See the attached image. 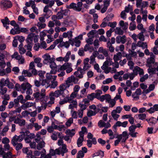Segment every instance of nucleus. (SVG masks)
<instances>
[{
	"label": "nucleus",
	"mask_w": 158,
	"mask_h": 158,
	"mask_svg": "<svg viewBox=\"0 0 158 158\" xmlns=\"http://www.w3.org/2000/svg\"><path fill=\"white\" fill-rule=\"evenodd\" d=\"M34 97L36 99L43 101L44 99L47 100L49 98L48 96H46L45 90L44 89H41L40 92L37 91L33 94ZM45 102L47 101V100H44Z\"/></svg>",
	"instance_id": "1"
},
{
	"label": "nucleus",
	"mask_w": 158,
	"mask_h": 158,
	"mask_svg": "<svg viewBox=\"0 0 158 158\" xmlns=\"http://www.w3.org/2000/svg\"><path fill=\"white\" fill-rule=\"evenodd\" d=\"M20 134L19 136L16 135H15L12 138L11 143L14 146H15L18 142H21L24 139L22 132H20Z\"/></svg>",
	"instance_id": "2"
},
{
	"label": "nucleus",
	"mask_w": 158,
	"mask_h": 158,
	"mask_svg": "<svg viewBox=\"0 0 158 158\" xmlns=\"http://www.w3.org/2000/svg\"><path fill=\"white\" fill-rule=\"evenodd\" d=\"M93 135L91 133H89L88 134L87 137L88 139H88L87 140V145L89 148H91L92 146V144H96L97 143L96 139L95 138H93Z\"/></svg>",
	"instance_id": "3"
},
{
	"label": "nucleus",
	"mask_w": 158,
	"mask_h": 158,
	"mask_svg": "<svg viewBox=\"0 0 158 158\" xmlns=\"http://www.w3.org/2000/svg\"><path fill=\"white\" fill-rule=\"evenodd\" d=\"M12 6L11 2L8 0L2 1L0 3V6L3 10L11 8Z\"/></svg>",
	"instance_id": "4"
},
{
	"label": "nucleus",
	"mask_w": 158,
	"mask_h": 158,
	"mask_svg": "<svg viewBox=\"0 0 158 158\" xmlns=\"http://www.w3.org/2000/svg\"><path fill=\"white\" fill-rule=\"evenodd\" d=\"M147 66L149 68L156 67L158 65V63L155 62V59L152 57H150L147 59Z\"/></svg>",
	"instance_id": "5"
},
{
	"label": "nucleus",
	"mask_w": 158,
	"mask_h": 158,
	"mask_svg": "<svg viewBox=\"0 0 158 158\" xmlns=\"http://www.w3.org/2000/svg\"><path fill=\"white\" fill-rule=\"evenodd\" d=\"M44 58L43 63L45 64H49L52 60H55V58L51 57V56L48 54H46L43 55L42 56Z\"/></svg>",
	"instance_id": "6"
},
{
	"label": "nucleus",
	"mask_w": 158,
	"mask_h": 158,
	"mask_svg": "<svg viewBox=\"0 0 158 158\" xmlns=\"http://www.w3.org/2000/svg\"><path fill=\"white\" fill-rule=\"evenodd\" d=\"M79 79L77 77H76L73 75L71 76L70 77H68L66 80V81L69 85H72L71 84V83H73L74 84L78 83Z\"/></svg>",
	"instance_id": "7"
},
{
	"label": "nucleus",
	"mask_w": 158,
	"mask_h": 158,
	"mask_svg": "<svg viewBox=\"0 0 158 158\" xmlns=\"http://www.w3.org/2000/svg\"><path fill=\"white\" fill-rule=\"evenodd\" d=\"M118 136L120 139H122V142L123 143H125L127 139L129 138V135L126 131H123L122 134Z\"/></svg>",
	"instance_id": "8"
},
{
	"label": "nucleus",
	"mask_w": 158,
	"mask_h": 158,
	"mask_svg": "<svg viewBox=\"0 0 158 158\" xmlns=\"http://www.w3.org/2000/svg\"><path fill=\"white\" fill-rule=\"evenodd\" d=\"M84 73L81 68H79L77 71L75 72L73 74L79 78H81L83 77Z\"/></svg>",
	"instance_id": "9"
},
{
	"label": "nucleus",
	"mask_w": 158,
	"mask_h": 158,
	"mask_svg": "<svg viewBox=\"0 0 158 158\" xmlns=\"http://www.w3.org/2000/svg\"><path fill=\"white\" fill-rule=\"evenodd\" d=\"M14 123L18 124L20 126H23L25 124V121L24 119H21L19 117L15 118Z\"/></svg>",
	"instance_id": "10"
},
{
	"label": "nucleus",
	"mask_w": 158,
	"mask_h": 158,
	"mask_svg": "<svg viewBox=\"0 0 158 158\" xmlns=\"http://www.w3.org/2000/svg\"><path fill=\"white\" fill-rule=\"evenodd\" d=\"M23 137H27L30 139H32L35 137V135L33 133H30V132L28 130H26L25 132H22Z\"/></svg>",
	"instance_id": "11"
},
{
	"label": "nucleus",
	"mask_w": 158,
	"mask_h": 158,
	"mask_svg": "<svg viewBox=\"0 0 158 158\" xmlns=\"http://www.w3.org/2000/svg\"><path fill=\"white\" fill-rule=\"evenodd\" d=\"M70 85H69L66 80L65 83L62 84L60 85V91H62L63 93H64V91L66 89L69 88Z\"/></svg>",
	"instance_id": "12"
},
{
	"label": "nucleus",
	"mask_w": 158,
	"mask_h": 158,
	"mask_svg": "<svg viewBox=\"0 0 158 158\" xmlns=\"http://www.w3.org/2000/svg\"><path fill=\"white\" fill-rule=\"evenodd\" d=\"M14 28L12 29L10 31V33L13 35L19 34L20 33V29L18 24L14 27Z\"/></svg>",
	"instance_id": "13"
},
{
	"label": "nucleus",
	"mask_w": 158,
	"mask_h": 158,
	"mask_svg": "<svg viewBox=\"0 0 158 158\" xmlns=\"http://www.w3.org/2000/svg\"><path fill=\"white\" fill-rule=\"evenodd\" d=\"M126 41V36L125 35L121 36H118L116 38V42L117 43L119 44L121 43L123 44H124Z\"/></svg>",
	"instance_id": "14"
},
{
	"label": "nucleus",
	"mask_w": 158,
	"mask_h": 158,
	"mask_svg": "<svg viewBox=\"0 0 158 158\" xmlns=\"http://www.w3.org/2000/svg\"><path fill=\"white\" fill-rule=\"evenodd\" d=\"M69 42L72 45H73L74 43V45L77 47H79L80 45L81 41L77 40V37H76L73 41L71 39H69Z\"/></svg>",
	"instance_id": "15"
},
{
	"label": "nucleus",
	"mask_w": 158,
	"mask_h": 158,
	"mask_svg": "<svg viewBox=\"0 0 158 158\" xmlns=\"http://www.w3.org/2000/svg\"><path fill=\"white\" fill-rule=\"evenodd\" d=\"M146 120L150 126L155 125L157 123L156 118L153 117H151L149 119H146Z\"/></svg>",
	"instance_id": "16"
},
{
	"label": "nucleus",
	"mask_w": 158,
	"mask_h": 158,
	"mask_svg": "<svg viewBox=\"0 0 158 158\" xmlns=\"http://www.w3.org/2000/svg\"><path fill=\"white\" fill-rule=\"evenodd\" d=\"M68 63H64L61 66L58 65L57 66V71L58 72H60L61 71H64L68 68Z\"/></svg>",
	"instance_id": "17"
},
{
	"label": "nucleus",
	"mask_w": 158,
	"mask_h": 158,
	"mask_svg": "<svg viewBox=\"0 0 158 158\" xmlns=\"http://www.w3.org/2000/svg\"><path fill=\"white\" fill-rule=\"evenodd\" d=\"M40 81H41V85L43 86H44V87L46 88H47L49 87L50 81H48V80L46 79H44V78L42 80H40Z\"/></svg>",
	"instance_id": "18"
},
{
	"label": "nucleus",
	"mask_w": 158,
	"mask_h": 158,
	"mask_svg": "<svg viewBox=\"0 0 158 158\" xmlns=\"http://www.w3.org/2000/svg\"><path fill=\"white\" fill-rule=\"evenodd\" d=\"M21 106L22 109L23 110H26L27 108L30 107L33 105V104L32 102H27L26 103H23Z\"/></svg>",
	"instance_id": "19"
},
{
	"label": "nucleus",
	"mask_w": 158,
	"mask_h": 158,
	"mask_svg": "<svg viewBox=\"0 0 158 158\" xmlns=\"http://www.w3.org/2000/svg\"><path fill=\"white\" fill-rule=\"evenodd\" d=\"M51 95H54L55 97L57 98L59 97L60 95H62L64 96V93H63L62 91H60V90L55 91L54 92H51Z\"/></svg>",
	"instance_id": "20"
},
{
	"label": "nucleus",
	"mask_w": 158,
	"mask_h": 158,
	"mask_svg": "<svg viewBox=\"0 0 158 158\" xmlns=\"http://www.w3.org/2000/svg\"><path fill=\"white\" fill-rule=\"evenodd\" d=\"M141 94V90L140 88L136 89L135 92L132 95V97L134 98L139 99V95Z\"/></svg>",
	"instance_id": "21"
},
{
	"label": "nucleus",
	"mask_w": 158,
	"mask_h": 158,
	"mask_svg": "<svg viewBox=\"0 0 158 158\" xmlns=\"http://www.w3.org/2000/svg\"><path fill=\"white\" fill-rule=\"evenodd\" d=\"M122 56V53L120 52H118L114 56L113 59L114 62H117L120 60Z\"/></svg>",
	"instance_id": "22"
},
{
	"label": "nucleus",
	"mask_w": 158,
	"mask_h": 158,
	"mask_svg": "<svg viewBox=\"0 0 158 158\" xmlns=\"http://www.w3.org/2000/svg\"><path fill=\"white\" fill-rule=\"evenodd\" d=\"M100 111V109L99 108H98L97 110L94 111L90 110L87 112V116L88 117H90L92 116L95 115L97 113L99 112Z\"/></svg>",
	"instance_id": "23"
},
{
	"label": "nucleus",
	"mask_w": 158,
	"mask_h": 158,
	"mask_svg": "<svg viewBox=\"0 0 158 158\" xmlns=\"http://www.w3.org/2000/svg\"><path fill=\"white\" fill-rule=\"evenodd\" d=\"M98 52L102 53L105 57L108 56V51L106 49H104L102 47H100L99 48Z\"/></svg>",
	"instance_id": "24"
},
{
	"label": "nucleus",
	"mask_w": 158,
	"mask_h": 158,
	"mask_svg": "<svg viewBox=\"0 0 158 158\" xmlns=\"http://www.w3.org/2000/svg\"><path fill=\"white\" fill-rule=\"evenodd\" d=\"M146 31L145 29H143L141 32L139 33L138 35V39L141 41H144L145 40L144 36L143 33Z\"/></svg>",
	"instance_id": "25"
},
{
	"label": "nucleus",
	"mask_w": 158,
	"mask_h": 158,
	"mask_svg": "<svg viewBox=\"0 0 158 158\" xmlns=\"http://www.w3.org/2000/svg\"><path fill=\"white\" fill-rule=\"evenodd\" d=\"M30 85H31L28 83H23L22 84L21 91L22 93H24L25 91L26 90Z\"/></svg>",
	"instance_id": "26"
},
{
	"label": "nucleus",
	"mask_w": 158,
	"mask_h": 158,
	"mask_svg": "<svg viewBox=\"0 0 158 158\" xmlns=\"http://www.w3.org/2000/svg\"><path fill=\"white\" fill-rule=\"evenodd\" d=\"M9 80L8 78H7L6 80L4 78H2L0 81V86H6L8 83L9 82Z\"/></svg>",
	"instance_id": "27"
},
{
	"label": "nucleus",
	"mask_w": 158,
	"mask_h": 158,
	"mask_svg": "<svg viewBox=\"0 0 158 158\" xmlns=\"http://www.w3.org/2000/svg\"><path fill=\"white\" fill-rule=\"evenodd\" d=\"M106 47L109 48V51L111 52H114V47L112 46V44L111 43L110 40V39H109V40L108 41L107 43Z\"/></svg>",
	"instance_id": "28"
},
{
	"label": "nucleus",
	"mask_w": 158,
	"mask_h": 158,
	"mask_svg": "<svg viewBox=\"0 0 158 158\" xmlns=\"http://www.w3.org/2000/svg\"><path fill=\"white\" fill-rule=\"evenodd\" d=\"M56 76H52L51 73H47L46 75V78L45 79L48 80V81H50V80L52 79L56 80Z\"/></svg>",
	"instance_id": "29"
},
{
	"label": "nucleus",
	"mask_w": 158,
	"mask_h": 158,
	"mask_svg": "<svg viewBox=\"0 0 158 158\" xmlns=\"http://www.w3.org/2000/svg\"><path fill=\"white\" fill-rule=\"evenodd\" d=\"M28 126L30 128L32 127H34L35 128V130L37 131L39 130L42 127L41 126L39 125L37 123H30Z\"/></svg>",
	"instance_id": "30"
},
{
	"label": "nucleus",
	"mask_w": 158,
	"mask_h": 158,
	"mask_svg": "<svg viewBox=\"0 0 158 158\" xmlns=\"http://www.w3.org/2000/svg\"><path fill=\"white\" fill-rule=\"evenodd\" d=\"M65 133L67 135H68L71 137H72L75 134V130L74 129H72V130L67 129L65 132Z\"/></svg>",
	"instance_id": "31"
},
{
	"label": "nucleus",
	"mask_w": 158,
	"mask_h": 158,
	"mask_svg": "<svg viewBox=\"0 0 158 158\" xmlns=\"http://www.w3.org/2000/svg\"><path fill=\"white\" fill-rule=\"evenodd\" d=\"M35 35V34L32 33L28 34L27 36V37L26 40V41L27 43H32L33 41V37L34 35Z\"/></svg>",
	"instance_id": "32"
},
{
	"label": "nucleus",
	"mask_w": 158,
	"mask_h": 158,
	"mask_svg": "<svg viewBox=\"0 0 158 158\" xmlns=\"http://www.w3.org/2000/svg\"><path fill=\"white\" fill-rule=\"evenodd\" d=\"M45 73V72L44 71L40 70L38 72V75L39 77V80H41L44 78V75Z\"/></svg>",
	"instance_id": "33"
},
{
	"label": "nucleus",
	"mask_w": 158,
	"mask_h": 158,
	"mask_svg": "<svg viewBox=\"0 0 158 158\" xmlns=\"http://www.w3.org/2000/svg\"><path fill=\"white\" fill-rule=\"evenodd\" d=\"M111 114L113 119L116 121H117L120 115L117 114L115 110H113L111 112Z\"/></svg>",
	"instance_id": "34"
},
{
	"label": "nucleus",
	"mask_w": 158,
	"mask_h": 158,
	"mask_svg": "<svg viewBox=\"0 0 158 158\" xmlns=\"http://www.w3.org/2000/svg\"><path fill=\"white\" fill-rule=\"evenodd\" d=\"M96 93H92V94L94 95L95 98L99 99L100 95L102 94V91L101 90L98 89L96 90Z\"/></svg>",
	"instance_id": "35"
},
{
	"label": "nucleus",
	"mask_w": 158,
	"mask_h": 158,
	"mask_svg": "<svg viewBox=\"0 0 158 158\" xmlns=\"http://www.w3.org/2000/svg\"><path fill=\"white\" fill-rule=\"evenodd\" d=\"M45 143L42 140L37 144V148L38 150H40L42 148L44 147Z\"/></svg>",
	"instance_id": "36"
},
{
	"label": "nucleus",
	"mask_w": 158,
	"mask_h": 158,
	"mask_svg": "<svg viewBox=\"0 0 158 158\" xmlns=\"http://www.w3.org/2000/svg\"><path fill=\"white\" fill-rule=\"evenodd\" d=\"M156 67L149 68L148 69V73L150 74H155L156 72Z\"/></svg>",
	"instance_id": "37"
},
{
	"label": "nucleus",
	"mask_w": 158,
	"mask_h": 158,
	"mask_svg": "<svg viewBox=\"0 0 158 158\" xmlns=\"http://www.w3.org/2000/svg\"><path fill=\"white\" fill-rule=\"evenodd\" d=\"M58 82L56 81V80H53L51 81V84H50V86L49 87L50 88H55L57 85Z\"/></svg>",
	"instance_id": "38"
},
{
	"label": "nucleus",
	"mask_w": 158,
	"mask_h": 158,
	"mask_svg": "<svg viewBox=\"0 0 158 158\" xmlns=\"http://www.w3.org/2000/svg\"><path fill=\"white\" fill-rule=\"evenodd\" d=\"M77 11H80L81 10L83 3L81 2H78L76 4Z\"/></svg>",
	"instance_id": "39"
},
{
	"label": "nucleus",
	"mask_w": 158,
	"mask_h": 158,
	"mask_svg": "<svg viewBox=\"0 0 158 158\" xmlns=\"http://www.w3.org/2000/svg\"><path fill=\"white\" fill-rule=\"evenodd\" d=\"M60 12H61L63 16H68L70 14V11L68 9H65L64 10H60Z\"/></svg>",
	"instance_id": "40"
},
{
	"label": "nucleus",
	"mask_w": 158,
	"mask_h": 158,
	"mask_svg": "<svg viewBox=\"0 0 158 158\" xmlns=\"http://www.w3.org/2000/svg\"><path fill=\"white\" fill-rule=\"evenodd\" d=\"M7 88L6 87L0 86V93L2 95H4L7 91Z\"/></svg>",
	"instance_id": "41"
},
{
	"label": "nucleus",
	"mask_w": 158,
	"mask_h": 158,
	"mask_svg": "<svg viewBox=\"0 0 158 158\" xmlns=\"http://www.w3.org/2000/svg\"><path fill=\"white\" fill-rule=\"evenodd\" d=\"M22 73L24 75L25 77L27 76L30 77L32 76V74L31 73L27 70H23Z\"/></svg>",
	"instance_id": "42"
},
{
	"label": "nucleus",
	"mask_w": 158,
	"mask_h": 158,
	"mask_svg": "<svg viewBox=\"0 0 158 158\" xmlns=\"http://www.w3.org/2000/svg\"><path fill=\"white\" fill-rule=\"evenodd\" d=\"M1 21L3 23L4 27L5 26L6 24H10V21L7 17H6L4 19H2Z\"/></svg>",
	"instance_id": "43"
},
{
	"label": "nucleus",
	"mask_w": 158,
	"mask_h": 158,
	"mask_svg": "<svg viewBox=\"0 0 158 158\" xmlns=\"http://www.w3.org/2000/svg\"><path fill=\"white\" fill-rule=\"evenodd\" d=\"M55 60H52V61L49 63L50 64V67L51 69H52L53 68H56V69H57V66L56 65V63L55 62Z\"/></svg>",
	"instance_id": "44"
},
{
	"label": "nucleus",
	"mask_w": 158,
	"mask_h": 158,
	"mask_svg": "<svg viewBox=\"0 0 158 158\" xmlns=\"http://www.w3.org/2000/svg\"><path fill=\"white\" fill-rule=\"evenodd\" d=\"M49 7L47 5L46 6L44 9V12L45 13H48L50 15H52V13L51 10L49 9Z\"/></svg>",
	"instance_id": "45"
},
{
	"label": "nucleus",
	"mask_w": 158,
	"mask_h": 158,
	"mask_svg": "<svg viewBox=\"0 0 158 158\" xmlns=\"http://www.w3.org/2000/svg\"><path fill=\"white\" fill-rule=\"evenodd\" d=\"M55 96L54 95H51V92L49 94V98L50 101L48 102V104H53L54 102L55 98L54 97Z\"/></svg>",
	"instance_id": "46"
},
{
	"label": "nucleus",
	"mask_w": 158,
	"mask_h": 158,
	"mask_svg": "<svg viewBox=\"0 0 158 158\" xmlns=\"http://www.w3.org/2000/svg\"><path fill=\"white\" fill-rule=\"evenodd\" d=\"M84 140V138H79L77 141V144L78 147L82 146L83 145L82 142Z\"/></svg>",
	"instance_id": "47"
},
{
	"label": "nucleus",
	"mask_w": 158,
	"mask_h": 158,
	"mask_svg": "<svg viewBox=\"0 0 158 158\" xmlns=\"http://www.w3.org/2000/svg\"><path fill=\"white\" fill-rule=\"evenodd\" d=\"M107 103H109V107L112 108L115 105L116 102L113 99H111L109 101V102H108Z\"/></svg>",
	"instance_id": "48"
},
{
	"label": "nucleus",
	"mask_w": 158,
	"mask_h": 158,
	"mask_svg": "<svg viewBox=\"0 0 158 158\" xmlns=\"http://www.w3.org/2000/svg\"><path fill=\"white\" fill-rule=\"evenodd\" d=\"M76 4L75 3L73 2L71 3L69 6L67 7L68 8L73 9L74 10L77 11Z\"/></svg>",
	"instance_id": "49"
},
{
	"label": "nucleus",
	"mask_w": 158,
	"mask_h": 158,
	"mask_svg": "<svg viewBox=\"0 0 158 158\" xmlns=\"http://www.w3.org/2000/svg\"><path fill=\"white\" fill-rule=\"evenodd\" d=\"M115 33L117 34L122 35L123 34V31L121 28L117 27L116 28Z\"/></svg>",
	"instance_id": "50"
},
{
	"label": "nucleus",
	"mask_w": 158,
	"mask_h": 158,
	"mask_svg": "<svg viewBox=\"0 0 158 158\" xmlns=\"http://www.w3.org/2000/svg\"><path fill=\"white\" fill-rule=\"evenodd\" d=\"M138 118L139 119L143 120L146 119V115L145 114H137Z\"/></svg>",
	"instance_id": "51"
},
{
	"label": "nucleus",
	"mask_w": 158,
	"mask_h": 158,
	"mask_svg": "<svg viewBox=\"0 0 158 158\" xmlns=\"http://www.w3.org/2000/svg\"><path fill=\"white\" fill-rule=\"evenodd\" d=\"M86 89L85 88L81 90L80 94L79 96L80 98H83L85 96L86 93Z\"/></svg>",
	"instance_id": "52"
},
{
	"label": "nucleus",
	"mask_w": 158,
	"mask_h": 158,
	"mask_svg": "<svg viewBox=\"0 0 158 158\" xmlns=\"http://www.w3.org/2000/svg\"><path fill=\"white\" fill-rule=\"evenodd\" d=\"M37 26L38 27L39 29H41L44 28L46 26V24L44 23L38 22Z\"/></svg>",
	"instance_id": "53"
},
{
	"label": "nucleus",
	"mask_w": 158,
	"mask_h": 158,
	"mask_svg": "<svg viewBox=\"0 0 158 158\" xmlns=\"http://www.w3.org/2000/svg\"><path fill=\"white\" fill-rule=\"evenodd\" d=\"M136 70H137V71H138V73H139L140 77L143 75L144 72L143 69H141L139 67L137 66V68H136Z\"/></svg>",
	"instance_id": "54"
},
{
	"label": "nucleus",
	"mask_w": 158,
	"mask_h": 158,
	"mask_svg": "<svg viewBox=\"0 0 158 158\" xmlns=\"http://www.w3.org/2000/svg\"><path fill=\"white\" fill-rule=\"evenodd\" d=\"M71 55V52L70 51H68L66 54L65 56L63 57L64 61L66 62H67L69 59V56Z\"/></svg>",
	"instance_id": "55"
},
{
	"label": "nucleus",
	"mask_w": 158,
	"mask_h": 158,
	"mask_svg": "<svg viewBox=\"0 0 158 158\" xmlns=\"http://www.w3.org/2000/svg\"><path fill=\"white\" fill-rule=\"evenodd\" d=\"M15 113H16L15 110L11 111L8 114V116L10 118V119H9L10 121V119H12V120L10 121L13 120V119L16 118L15 116V117H12V116Z\"/></svg>",
	"instance_id": "56"
},
{
	"label": "nucleus",
	"mask_w": 158,
	"mask_h": 158,
	"mask_svg": "<svg viewBox=\"0 0 158 158\" xmlns=\"http://www.w3.org/2000/svg\"><path fill=\"white\" fill-rule=\"evenodd\" d=\"M90 50H93V47H90V45H89V44H86L84 47V51L86 52Z\"/></svg>",
	"instance_id": "57"
},
{
	"label": "nucleus",
	"mask_w": 158,
	"mask_h": 158,
	"mask_svg": "<svg viewBox=\"0 0 158 158\" xmlns=\"http://www.w3.org/2000/svg\"><path fill=\"white\" fill-rule=\"evenodd\" d=\"M136 28V24L134 22H132L130 23L129 27V29L131 31H133Z\"/></svg>",
	"instance_id": "58"
},
{
	"label": "nucleus",
	"mask_w": 158,
	"mask_h": 158,
	"mask_svg": "<svg viewBox=\"0 0 158 158\" xmlns=\"http://www.w3.org/2000/svg\"><path fill=\"white\" fill-rule=\"evenodd\" d=\"M20 102L21 103H24L26 102V100L23 99V97L22 95H20L17 98Z\"/></svg>",
	"instance_id": "59"
},
{
	"label": "nucleus",
	"mask_w": 158,
	"mask_h": 158,
	"mask_svg": "<svg viewBox=\"0 0 158 158\" xmlns=\"http://www.w3.org/2000/svg\"><path fill=\"white\" fill-rule=\"evenodd\" d=\"M61 151V152L64 153H66L68 152V149H67L66 145L65 144H63L62 145Z\"/></svg>",
	"instance_id": "60"
},
{
	"label": "nucleus",
	"mask_w": 158,
	"mask_h": 158,
	"mask_svg": "<svg viewBox=\"0 0 158 158\" xmlns=\"http://www.w3.org/2000/svg\"><path fill=\"white\" fill-rule=\"evenodd\" d=\"M3 158H12V153L10 152H7L3 155Z\"/></svg>",
	"instance_id": "61"
},
{
	"label": "nucleus",
	"mask_w": 158,
	"mask_h": 158,
	"mask_svg": "<svg viewBox=\"0 0 158 158\" xmlns=\"http://www.w3.org/2000/svg\"><path fill=\"white\" fill-rule=\"evenodd\" d=\"M130 10H132V7L130 4H128L127 6H126L125 7V10L124 11H125V12L128 13Z\"/></svg>",
	"instance_id": "62"
},
{
	"label": "nucleus",
	"mask_w": 158,
	"mask_h": 158,
	"mask_svg": "<svg viewBox=\"0 0 158 158\" xmlns=\"http://www.w3.org/2000/svg\"><path fill=\"white\" fill-rule=\"evenodd\" d=\"M128 66L129 67L130 69L132 70L133 69L134 63L132 60L128 61L127 63Z\"/></svg>",
	"instance_id": "63"
},
{
	"label": "nucleus",
	"mask_w": 158,
	"mask_h": 158,
	"mask_svg": "<svg viewBox=\"0 0 158 158\" xmlns=\"http://www.w3.org/2000/svg\"><path fill=\"white\" fill-rule=\"evenodd\" d=\"M116 24L117 23L116 22H109L107 25V26L112 28H114L116 27Z\"/></svg>",
	"instance_id": "64"
}]
</instances>
